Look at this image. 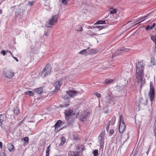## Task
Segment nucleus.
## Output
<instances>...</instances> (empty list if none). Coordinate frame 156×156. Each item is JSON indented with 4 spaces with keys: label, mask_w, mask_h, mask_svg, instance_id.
Wrapping results in <instances>:
<instances>
[{
    "label": "nucleus",
    "mask_w": 156,
    "mask_h": 156,
    "mask_svg": "<svg viewBox=\"0 0 156 156\" xmlns=\"http://www.w3.org/2000/svg\"><path fill=\"white\" fill-rule=\"evenodd\" d=\"M14 72L11 70H9L6 73L5 76L8 78H11L14 76Z\"/></svg>",
    "instance_id": "13"
},
{
    "label": "nucleus",
    "mask_w": 156,
    "mask_h": 156,
    "mask_svg": "<svg viewBox=\"0 0 156 156\" xmlns=\"http://www.w3.org/2000/svg\"><path fill=\"white\" fill-rule=\"evenodd\" d=\"M99 140L101 146H102L104 144V138H99Z\"/></svg>",
    "instance_id": "26"
},
{
    "label": "nucleus",
    "mask_w": 156,
    "mask_h": 156,
    "mask_svg": "<svg viewBox=\"0 0 156 156\" xmlns=\"http://www.w3.org/2000/svg\"><path fill=\"white\" fill-rule=\"evenodd\" d=\"M128 51L127 48H125L124 47H122L120 48L119 49L117 52H116V55L119 54H123L124 52H127Z\"/></svg>",
    "instance_id": "8"
},
{
    "label": "nucleus",
    "mask_w": 156,
    "mask_h": 156,
    "mask_svg": "<svg viewBox=\"0 0 156 156\" xmlns=\"http://www.w3.org/2000/svg\"><path fill=\"white\" fill-rule=\"evenodd\" d=\"M25 94H27L32 96L34 95V93L30 91H28L25 92Z\"/></svg>",
    "instance_id": "31"
},
{
    "label": "nucleus",
    "mask_w": 156,
    "mask_h": 156,
    "mask_svg": "<svg viewBox=\"0 0 156 156\" xmlns=\"http://www.w3.org/2000/svg\"><path fill=\"white\" fill-rule=\"evenodd\" d=\"M89 48H88L87 49H83L81 51H80L79 53L81 55H84L87 52V50Z\"/></svg>",
    "instance_id": "30"
},
{
    "label": "nucleus",
    "mask_w": 156,
    "mask_h": 156,
    "mask_svg": "<svg viewBox=\"0 0 156 156\" xmlns=\"http://www.w3.org/2000/svg\"><path fill=\"white\" fill-rule=\"evenodd\" d=\"M94 156H98V151L97 150H94L93 152Z\"/></svg>",
    "instance_id": "35"
},
{
    "label": "nucleus",
    "mask_w": 156,
    "mask_h": 156,
    "mask_svg": "<svg viewBox=\"0 0 156 156\" xmlns=\"http://www.w3.org/2000/svg\"><path fill=\"white\" fill-rule=\"evenodd\" d=\"M43 91V90L42 88L39 87L33 90V91L34 93H36L38 94H41Z\"/></svg>",
    "instance_id": "16"
},
{
    "label": "nucleus",
    "mask_w": 156,
    "mask_h": 156,
    "mask_svg": "<svg viewBox=\"0 0 156 156\" xmlns=\"http://www.w3.org/2000/svg\"><path fill=\"white\" fill-rule=\"evenodd\" d=\"M22 140H23L26 142L27 143V144H28V143H29V138L27 137H26L23 138V139H22Z\"/></svg>",
    "instance_id": "36"
},
{
    "label": "nucleus",
    "mask_w": 156,
    "mask_h": 156,
    "mask_svg": "<svg viewBox=\"0 0 156 156\" xmlns=\"http://www.w3.org/2000/svg\"><path fill=\"white\" fill-rule=\"evenodd\" d=\"M95 94L98 98H100L101 97V94L99 93L96 92Z\"/></svg>",
    "instance_id": "44"
},
{
    "label": "nucleus",
    "mask_w": 156,
    "mask_h": 156,
    "mask_svg": "<svg viewBox=\"0 0 156 156\" xmlns=\"http://www.w3.org/2000/svg\"><path fill=\"white\" fill-rule=\"evenodd\" d=\"M96 52V50L94 49H91L90 50V53H95Z\"/></svg>",
    "instance_id": "39"
},
{
    "label": "nucleus",
    "mask_w": 156,
    "mask_h": 156,
    "mask_svg": "<svg viewBox=\"0 0 156 156\" xmlns=\"http://www.w3.org/2000/svg\"><path fill=\"white\" fill-rule=\"evenodd\" d=\"M110 124V121L108 122L107 123L106 130L108 131L109 129V127Z\"/></svg>",
    "instance_id": "37"
},
{
    "label": "nucleus",
    "mask_w": 156,
    "mask_h": 156,
    "mask_svg": "<svg viewBox=\"0 0 156 156\" xmlns=\"http://www.w3.org/2000/svg\"><path fill=\"white\" fill-rule=\"evenodd\" d=\"M13 58L16 60L17 62H18V60L17 58L16 57H13Z\"/></svg>",
    "instance_id": "52"
},
{
    "label": "nucleus",
    "mask_w": 156,
    "mask_h": 156,
    "mask_svg": "<svg viewBox=\"0 0 156 156\" xmlns=\"http://www.w3.org/2000/svg\"><path fill=\"white\" fill-rule=\"evenodd\" d=\"M49 147H50V146H48V147H47V148L46 150H49Z\"/></svg>",
    "instance_id": "57"
},
{
    "label": "nucleus",
    "mask_w": 156,
    "mask_h": 156,
    "mask_svg": "<svg viewBox=\"0 0 156 156\" xmlns=\"http://www.w3.org/2000/svg\"><path fill=\"white\" fill-rule=\"evenodd\" d=\"M6 53V52L4 50H2L1 52V54H3V55H5Z\"/></svg>",
    "instance_id": "45"
},
{
    "label": "nucleus",
    "mask_w": 156,
    "mask_h": 156,
    "mask_svg": "<svg viewBox=\"0 0 156 156\" xmlns=\"http://www.w3.org/2000/svg\"><path fill=\"white\" fill-rule=\"evenodd\" d=\"M7 147L9 150L10 152L13 151L15 150L14 145L11 143L8 144Z\"/></svg>",
    "instance_id": "18"
},
{
    "label": "nucleus",
    "mask_w": 156,
    "mask_h": 156,
    "mask_svg": "<svg viewBox=\"0 0 156 156\" xmlns=\"http://www.w3.org/2000/svg\"><path fill=\"white\" fill-rule=\"evenodd\" d=\"M147 16H143L142 17H143V19H145V18H146Z\"/></svg>",
    "instance_id": "56"
},
{
    "label": "nucleus",
    "mask_w": 156,
    "mask_h": 156,
    "mask_svg": "<svg viewBox=\"0 0 156 156\" xmlns=\"http://www.w3.org/2000/svg\"><path fill=\"white\" fill-rule=\"evenodd\" d=\"M67 97L68 96L66 95L65 96H64L63 97V98L65 99V100L64 101V104L62 105L61 107H67L69 105V103L70 102L68 99H66L67 98Z\"/></svg>",
    "instance_id": "7"
},
{
    "label": "nucleus",
    "mask_w": 156,
    "mask_h": 156,
    "mask_svg": "<svg viewBox=\"0 0 156 156\" xmlns=\"http://www.w3.org/2000/svg\"><path fill=\"white\" fill-rule=\"evenodd\" d=\"M144 20H143V21H144ZM143 21V20L142 21H141V22H139V23H141V22H142Z\"/></svg>",
    "instance_id": "61"
},
{
    "label": "nucleus",
    "mask_w": 156,
    "mask_h": 156,
    "mask_svg": "<svg viewBox=\"0 0 156 156\" xmlns=\"http://www.w3.org/2000/svg\"><path fill=\"white\" fill-rule=\"evenodd\" d=\"M76 30L78 31H81L83 30L82 27L78 25L76 26Z\"/></svg>",
    "instance_id": "27"
},
{
    "label": "nucleus",
    "mask_w": 156,
    "mask_h": 156,
    "mask_svg": "<svg viewBox=\"0 0 156 156\" xmlns=\"http://www.w3.org/2000/svg\"><path fill=\"white\" fill-rule=\"evenodd\" d=\"M62 123V122L61 120H58L57 121L55 124V132H58L60 130V129H58L59 127L61 126Z\"/></svg>",
    "instance_id": "11"
},
{
    "label": "nucleus",
    "mask_w": 156,
    "mask_h": 156,
    "mask_svg": "<svg viewBox=\"0 0 156 156\" xmlns=\"http://www.w3.org/2000/svg\"><path fill=\"white\" fill-rule=\"evenodd\" d=\"M114 80L111 79H107L105 80L104 83L106 84L109 83L113 82Z\"/></svg>",
    "instance_id": "22"
},
{
    "label": "nucleus",
    "mask_w": 156,
    "mask_h": 156,
    "mask_svg": "<svg viewBox=\"0 0 156 156\" xmlns=\"http://www.w3.org/2000/svg\"><path fill=\"white\" fill-rule=\"evenodd\" d=\"M150 91L149 95L150 100L152 102L154 98V87L151 83H150Z\"/></svg>",
    "instance_id": "5"
},
{
    "label": "nucleus",
    "mask_w": 156,
    "mask_h": 156,
    "mask_svg": "<svg viewBox=\"0 0 156 156\" xmlns=\"http://www.w3.org/2000/svg\"><path fill=\"white\" fill-rule=\"evenodd\" d=\"M2 143L0 141V148H2Z\"/></svg>",
    "instance_id": "48"
},
{
    "label": "nucleus",
    "mask_w": 156,
    "mask_h": 156,
    "mask_svg": "<svg viewBox=\"0 0 156 156\" xmlns=\"http://www.w3.org/2000/svg\"><path fill=\"white\" fill-rule=\"evenodd\" d=\"M139 104L138 105V107L139 109L141 108V105H146L147 104L148 102L147 100H146L144 101L143 99L142 98H140L139 99Z\"/></svg>",
    "instance_id": "6"
},
{
    "label": "nucleus",
    "mask_w": 156,
    "mask_h": 156,
    "mask_svg": "<svg viewBox=\"0 0 156 156\" xmlns=\"http://www.w3.org/2000/svg\"><path fill=\"white\" fill-rule=\"evenodd\" d=\"M51 66L50 65L47 64L44 67L43 71L41 73L40 76L44 78L48 75L51 73Z\"/></svg>",
    "instance_id": "3"
},
{
    "label": "nucleus",
    "mask_w": 156,
    "mask_h": 156,
    "mask_svg": "<svg viewBox=\"0 0 156 156\" xmlns=\"http://www.w3.org/2000/svg\"><path fill=\"white\" fill-rule=\"evenodd\" d=\"M94 28L98 29L99 30H100L103 28H104V26H96L94 27Z\"/></svg>",
    "instance_id": "34"
},
{
    "label": "nucleus",
    "mask_w": 156,
    "mask_h": 156,
    "mask_svg": "<svg viewBox=\"0 0 156 156\" xmlns=\"http://www.w3.org/2000/svg\"><path fill=\"white\" fill-rule=\"evenodd\" d=\"M122 89H123L122 88V87H121L120 89V90L121 91V90H122Z\"/></svg>",
    "instance_id": "59"
},
{
    "label": "nucleus",
    "mask_w": 156,
    "mask_h": 156,
    "mask_svg": "<svg viewBox=\"0 0 156 156\" xmlns=\"http://www.w3.org/2000/svg\"><path fill=\"white\" fill-rule=\"evenodd\" d=\"M106 24V22L105 21H103L101 20H99L95 24Z\"/></svg>",
    "instance_id": "29"
},
{
    "label": "nucleus",
    "mask_w": 156,
    "mask_h": 156,
    "mask_svg": "<svg viewBox=\"0 0 156 156\" xmlns=\"http://www.w3.org/2000/svg\"><path fill=\"white\" fill-rule=\"evenodd\" d=\"M126 126L124 123L120 124L119 126V131L120 133H122L125 130Z\"/></svg>",
    "instance_id": "14"
},
{
    "label": "nucleus",
    "mask_w": 156,
    "mask_h": 156,
    "mask_svg": "<svg viewBox=\"0 0 156 156\" xmlns=\"http://www.w3.org/2000/svg\"><path fill=\"white\" fill-rule=\"evenodd\" d=\"M62 3L63 4H64V5H66L67 4L68 1L67 0H61Z\"/></svg>",
    "instance_id": "40"
},
{
    "label": "nucleus",
    "mask_w": 156,
    "mask_h": 156,
    "mask_svg": "<svg viewBox=\"0 0 156 156\" xmlns=\"http://www.w3.org/2000/svg\"><path fill=\"white\" fill-rule=\"evenodd\" d=\"M150 149V147L148 149V150H147V151L146 153L147 154H148V153L149 152Z\"/></svg>",
    "instance_id": "50"
},
{
    "label": "nucleus",
    "mask_w": 156,
    "mask_h": 156,
    "mask_svg": "<svg viewBox=\"0 0 156 156\" xmlns=\"http://www.w3.org/2000/svg\"><path fill=\"white\" fill-rule=\"evenodd\" d=\"M115 121V116H113L111 120L110 121H110V123H111V124L112 125H113Z\"/></svg>",
    "instance_id": "24"
},
{
    "label": "nucleus",
    "mask_w": 156,
    "mask_h": 156,
    "mask_svg": "<svg viewBox=\"0 0 156 156\" xmlns=\"http://www.w3.org/2000/svg\"><path fill=\"white\" fill-rule=\"evenodd\" d=\"M117 88H118V86H117Z\"/></svg>",
    "instance_id": "62"
},
{
    "label": "nucleus",
    "mask_w": 156,
    "mask_h": 156,
    "mask_svg": "<svg viewBox=\"0 0 156 156\" xmlns=\"http://www.w3.org/2000/svg\"><path fill=\"white\" fill-rule=\"evenodd\" d=\"M89 114L87 112L84 115H82L80 117L81 120L83 122L86 120L87 118L89 116Z\"/></svg>",
    "instance_id": "17"
},
{
    "label": "nucleus",
    "mask_w": 156,
    "mask_h": 156,
    "mask_svg": "<svg viewBox=\"0 0 156 156\" xmlns=\"http://www.w3.org/2000/svg\"><path fill=\"white\" fill-rule=\"evenodd\" d=\"M14 113L18 115L19 112V109L17 107H16L14 108Z\"/></svg>",
    "instance_id": "32"
},
{
    "label": "nucleus",
    "mask_w": 156,
    "mask_h": 156,
    "mask_svg": "<svg viewBox=\"0 0 156 156\" xmlns=\"http://www.w3.org/2000/svg\"><path fill=\"white\" fill-rule=\"evenodd\" d=\"M62 85V83L61 81H58L55 82L54 86L55 88V92H57L59 89L60 87Z\"/></svg>",
    "instance_id": "9"
},
{
    "label": "nucleus",
    "mask_w": 156,
    "mask_h": 156,
    "mask_svg": "<svg viewBox=\"0 0 156 156\" xmlns=\"http://www.w3.org/2000/svg\"><path fill=\"white\" fill-rule=\"evenodd\" d=\"M153 28H152V27L151 26H150V25H148L146 28V30H148L149 29H152Z\"/></svg>",
    "instance_id": "41"
},
{
    "label": "nucleus",
    "mask_w": 156,
    "mask_h": 156,
    "mask_svg": "<svg viewBox=\"0 0 156 156\" xmlns=\"http://www.w3.org/2000/svg\"><path fill=\"white\" fill-rule=\"evenodd\" d=\"M2 10L0 9V14H1L2 13Z\"/></svg>",
    "instance_id": "58"
},
{
    "label": "nucleus",
    "mask_w": 156,
    "mask_h": 156,
    "mask_svg": "<svg viewBox=\"0 0 156 156\" xmlns=\"http://www.w3.org/2000/svg\"><path fill=\"white\" fill-rule=\"evenodd\" d=\"M104 134L103 133H101L100 135H99V138H104Z\"/></svg>",
    "instance_id": "43"
},
{
    "label": "nucleus",
    "mask_w": 156,
    "mask_h": 156,
    "mask_svg": "<svg viewBox=\"0 0 156 156\" xmlns=\"http://www.w3.org/2000/svg\"><path fill=\"white\" fill-rule=\"evenodd\" d=\"M60 140L61 142L59 144L60 146H62L66 142V138L64 136H62L60 138Z\"/></svg>",
    "instance_id": "20"
},
{
    "label": "nucleus",
    "mask_w": 156,
    "mask_h": 156,
    "mask_svg": "<svg viewBox=\"0 0 156 156\" xmlns=\"http://www.w3.org/2000/svg\"><path fill=\"white\" fill-rule=\"evenodd\" d=\"M50 32V31L49 30H47V31H46L44 33V35L45 36H48L49 35V33Z\"/></svg>",
    "instance_id": "38"
},
{
    "label": "nucleus",
    "mask_w": 156,
    "mask_h": 156,
    "mask_svg": "<svg viewBox=\"0 0 156 156\" xmlns=\"http://www.w3.org/2000/svg\"><path fill=\"white\" fill-rule=\"evenodd\" d=\"M114 131L113 129H111L110 130L109 133L111 135L112 134L114 133Z\"/></svg>",
    "instance_id": "46"
},
{
    "label": "nucleus",
    "mask_w": 156,
    "mask_h": 156,
    "mask_svg": "<svg viewBox=\"0 0 156 156\" xmlns=\"http://www.w3.org/2000/svg\"><path fill=\"white\" fill-rule=\"evenodd\" d=\"M64 113L66 120L69 124L72 123L77 117L76 115L71 109L65 110Z\"/></svg>",
    "instance_id": "2"
},
{
    "label": "nucleus",
    "mask_w": 156,
    "mask_h": 156,
    "mask_svg": "<svg viewBox=\"0 0 156 156\" xmlns=\"http://www.w3.org/2000/svg\"><path fill=\"white\" fill-rule=\"evenodd\" d=\"M6 116L5 114H2L0 115V126L2 127V123L3 122L5 118H6Z\"/></svg>",
    "instance_id": "15"
},
{
    "label": "nucleus",
    "mask_w": 156,
    "mask_h": 156,
    "mask_svg": "<svg viewBox=\"0 0 156 156\" xmlns=\"http://www.w3.org/2000/svg\"><path fill=\"white\" fill-rule=\"evenodd\" d=\"M71 153L69 156H79V154L77 152H71Z\"/></svg>",
    "instance_id": "23"
},
{
    "label": "nucleus",
    "mask_w": 156,
    "mask_h": 156,
    "mask_svg": "<svg viewBox=\"0 0 156 156\" xmlns=\"http://www.w3.org/2000/svg\"><path fill=\"white\" fill-rule=\"evenodd\" d=\"M6 53H10L11 54V55L12 56V54H11L10 51H6Z\"/></svg>",
    "instance_id": "53"
},
{
    "label": "nucleus",
    "mask_w": 156,
    "mask_h": 156,
    "mask_svg": "<svg viewBox=\"0 0 156 156\" xmlns=\"http://www.w3.org/2000/svg\"><path fill=\"white\" fill-rule=\"evenodd\" d=\"M155 25V23H153V24L151 26V27H152L153 28L154 27Z\"/></svg>",
    "instance_id": "51"
},
{
    "label": "nucleus",
    "mask_w": 156,
    "mask_h": 156,
    "mask_svg": "<svg viewBox=\"0 0 156 156\" xmlns=\"http://www.w3.org/2000/svg\"><path fill=\"white\" fill-rule=\"evenodd\" d=\"M111 94H112V93L109 94L106 97L105 102L107 106H109V103L113 98Z\"/></svg>",
    "instance_id": "12"
},
{
    "label": "nucleus",
    "mask_w": 156,
    "mask_h": 156,
    "mask_svg": "<svg viewBox=\"0 0 156 156\" xmlns=\"http://www.w3.org/2000/svg\"><path fill=\"white\" fill-rule=\"evenodd\" d=\"M143 17H141L139 18H138V20L136 21H139V20H143Z\"/></svg>",
    "instance_id": "47"
},
{
    "label": "nucleus",
    "mask_w": 156,
    "mask_h": 156,
    "mask_svg": "<svg viewBox=\"0 0 156 156\" xmlns=\"http://www.w3.org/2000/svg\"><path fill=\"white\" fill-rule=\"evenodd\" d=\"M97 34L96 33H94L93 34H91V36H93V35H97Z\"/></svg>",
    "instance_id": "54"
},
{
    "label": "nucleus",
    "mask_w": 156,
    "mask_h": 156,
    "mask_svg": "<svg viewBox=\"0 0 156 156\" xmlns=\"http://www.w3.org/2000/svg\"><path fill=\"white\" fill-rule=\"evenodd\" d=\"M0 156H5V154L4 153H3L2 155H1Z\"/></svg>",
    "instance_id": "55"
},
{
    "label": "nucleus",
    "mask_w": 156,
    "mask_h": 156,
    "mask_svg": "<svg viewBox=\"0 0 156 156\" xmlns=\"http://www.w3.org/2000/svg\"><path fill=\"white\" fill-rule=\"evenodd\" d=\"M49 154H46V155H45V156H49Z\"/></svg>",
    "instance_id": "60"
},
{
    "label": "nucleus",
    "mask_w": 156,
    "mask_h": 156,
    "mask_svg": "<svg viewBox=\"0 0 156 156\" xmlns=\"http://www.w3.org/2000/svg\"><path fill=\"white\" fill-rule=\"evenodd\" d=\"M153 133L156 139V120H155L153 126Z\"/></svg>",
    "instance_id": "21"
},
{
    "label": "nucleus",
    "mask_w": 156,
    "mask_h": 156,
    "mask_svg": "<svg viewBox=\"0 0 156 156\" xmlns=\"http://www.w3.org/2000/svg\"><path fill=\"white\" fill-rule=\"evenodd\" d=\"M35 2L34 1L29 2L28 3V5H32Z\"/></svg>",
    "instance_id": "42"
},
{
    "label": "nucleus",
    "mask_w": 156,
    "mask_h": 156,
    "mask_svg": "<svg viewBox=\"0 0 156 156\" xmlns=\"http://www.w3.org/2000/svg\"><path fill=\"white\" fill-rule=\"evenodd\" d=\"M78 92L77 91L71 90H69L66 92L67 94L71 97H73L76 95Z\"/></svg>",
    "instance_id": "10"
},
{
    "label": "nucleus",
    "mask_w": 156,
    "mask_h": 156,
    "mask_svg": "<svg viewBox=\"0 0 156 156\" xmlns=\"http://www.w3.org/2000/svg\"><path fill=\"white\" fill-rule=\"evenodd\" d=\"M49 151L50 150H46V154H49Z\"/></svg>",
    "instance_id": "49"
},
{
    "label": "nucleus",
    "mask_w": 156,
    "mask_h": 156,
    "mask_svg": "<svg viewBox=\"0 0 156 156\" xmlns=\"http://www.w3.org/2000/svg\"><path fill=\"white\" fill-rule=\"evenodd\" d=\"M144 66L142 61H139L136 65V79L138 85L141 88L144 83L143 80Z\"/></svg>",
    "instance_id": "1"
},
{
    "label": "nucleus",
    "mask_w": 156,
    "mask_h": 156,
    "mask_svg": "<svg viewBox=\"0 0 156 156\" xmlns=\"http://www.w3.org/2000/svg\"><path fill=\"white\" fill-rule=\"evenodd\" d=\"M119 123L120 124L124 123L122 115H120L119 116Z\"/></svg>",
    "instance_id": "33"
},
{
    "label": "nucleus",
    "mask_w": 156,
    "mask_h": 156,
    "mask_svg": "<svg viewBox=\"0 0 156 156\" xmlns=\"http://www.w3.org/2000/svg\"><path fill=\"white\" fill-rule=\"evenodd\" d=\"M155 64V58L154 57L151 58V61L149 64V66L152 67Z\"/></svg>",
    "instance_id": "19"
},
{
    "label": "nucleus",
    "mask_w": 156,
    "mask_h": 156,
    "mask_svg": "<svg viewBox=\"0 0 156 156\" xmlns=\"http://www.w3.org/2000/svg\"><path fill=\"white\" fill-rule=\"evenodd\" d=\"M57 19L58 17L57 16H54L51 19H50L47 22L46 24V26L48 27H50L51 25H54V23L57 21Z\"/></svg>",
    "instance_id": "4"
},
{
    "label": "nucleus",
    "mask_w": 156,
    "mask_h": 156,
    "mask_svg": "<svg viewBox=\"0 0 156 156\" xmlns=\"http://www.w3.org/2000/svg\"><path fill=\"white\" fill-rule=\"evenodd\" d=\"M110 13L113 14L117 12V10L116 9L112 8L110 9Z\"/></svg>",
    "instance_id": "28"
},
{
    "label": "nucleus",
    "mask_w": 156,
    "mask_h": 156,
    "mask_svg": "<svg viewBox=\"0 0 156 156\" xmlns=\"http://www.w3.org/2000/svg\"><path fill=\"white\" fill-rule=\"evenodd\" d=\"M116 100L113 98L109 103V106L114 105L116 103Z\"/></svg>",
    "instance_id": "25"
}]
</instances>
